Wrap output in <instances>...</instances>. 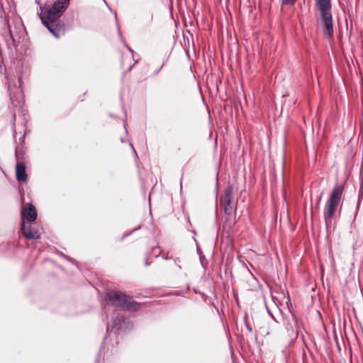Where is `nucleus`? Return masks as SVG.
<instances>
[{
  "instance_id": "obj_1",
  "label": "nucleus",
  "mask_w": 363,
  "mask_h": 363,
  "mask_svg": "<svg viewBox=\"0 0 363 363\" xmlns=\"http://www.w3.org/2000/svg\"><path fill=\"white\" fill-rule=\"evenodd\" d=\"M69 2L70 0H56L52 5L46 4L40 7L41 21L55 37H60V30L54 28V23L67 10Z\"/></svg>"
},
{
  "instance_id": "obj_2",
  "label": "nucleus",
  "mask_w": 363,
  "mask_h": 363,
  "mask_svg": "<svg viewBox=\"0 0 363 363\" xmlns=\"http://www.w3.org/2000/svg\"><path fill=\"white\" fill-rule=\"evenodd\" d=\"M105 302L121 310L127 309L135 311L140 308V304L132 301L131 297L120 291H111L106 294Z\"/></svg>"
},
{
  "instance_id": "obj_3",
  "label": "nucleus",
  "mask_w": 363,
  "mask_h": 363,
  "mask_svg": "<svg viewBox=\"0 0 363 363\" xmlns=\"http://www.w3.org/2000/svg\"><path fill=\"white\" fill-rule=\"evenodd\" d=\"M343 191V186L338 184L333 188L330 194L323 210V218L326 225L332 223L342 199Z\"/></svg>"
},
{
  "instance_id": "obj_4",
  "label": "nucleus",
  "mask_w": 363,
  "mask_h": 363,
  "mask_svg": "<svg viewBox=\"0 0 363 363\" xmlns=\"http://www.w3.org/2000/svg\"><path fill=\"white\" fill-rule=\"evenodd\" d=\"M315 2L320 13L323 35L326 38H330L333 35L330 0H315Z\"/></svg>"
},
{
  "instance_id": "obj_5",
  "label": "nucleus",
  "mask_w": 363,
  "mask_h": 363,
  "mask_svg": "<svg viewBox=\"0 0 363 363\" xmlns=\"http://www.w3.org/2000/svg\"><path fill=\"white\" fill-rule=\"evenodd\" d=\"M233 186L228 185L224 190V193L220 197V206L225 214L230 216L236 210V206L233 203Z\"/></svg>"
},
{
  "instance_id": "obj_6",
  "label": "nucleus",
  "mask_w": 363,
  "mask_h": 363,
  "mask_svg": "<svg viewBox=\"0 0 363 363\" xmlns=\"http://www.w3.org/2000/svg\"><path fill=\"white\" fill-rule=\"evenodd\" d=\"M23 30V25L21 23L13 22L10 24L9 21H6V30L4 33L5 41L9 47H16V33Z\"/></svg>"
},
{
  "instance_id": "obj_7",
  "label": "nucleus",
  "mask_w": 363,
  "mask_h": 363,
  "mask_svg": "<svg viewBox=\"0 0 363 363\" xmlns=\"http://www.w3.org/2000/svg\"><path fill=\"white\" fill-rule=\"evenodd\" d=\"M284 324L285 325L287 335L290 337H296L299 333H301V325L294 314H291L290 316L285 317L284 319Z\"/></svg>"
},
{
  "instance_id": "obj_8",
  "label": "nucleus",
  "mask_w": 363,
  "mask_h": 363,
  "mask_svg": "<svg viewBox=\"0 0 363 363\" xmlns=\"http://www.w3.org/2000/svg\"><path fill=\"white\" fill-rule=\"evenodd\" d=\"M21 231L26 239L37 240L40 237V233L38 228L31 225L26 226L24 223L21 227Z\"/></svg>"
},
{
  "instance_id": "obj_9",
  "label": "nucleus",
  "mask_w": 363,
  "mask_h": 363,
  "mask_svg": "<svg viewBox=\"0 0 363 363\" xmlns=\"http://www.w3.org/2000/svg\"><path fill=\"white\" fill-rule=\"evenodd\" d=\"M27 208H23L21 211L23 219L29 221H34L37 218V211L35 207L31 203L27 204Z\"/></svg>"
},
{
  "instance_id": "obj_10",
  "label": "nucleus",
  "mask_w": 363,
  "mask_h": 363,
  "mask_svg": "<svg viewBox=\"0 0 363 363\" xmlns=\"http://www.w3.org/2000/svg\"><path fill=\"white\" fill-rule=\"evenodd\" d=\"M113 328L117 331L125 330L130 326V323L123 316H118L113 320Z\"/></svg>"
},
{
  "instance_id": "obj_11",
  "label": "nucleus",
  "mask_w": 363,
  "mask_h": 363,
  "mask_svg": "<svg viewBox=\"0 0 363 363\" xmlns=\"http://www.w3.org/2000/svg\"><path fill=\"white\" fill-rule=\"evenodd\" d=\"M16 177L18 182H25L27 181L26 165L23 162H18L16 165Z\"/></svg>"
},
{
  "instance_id": "obj_12",
  "label": "nucleus",
  "mask_w": 363,
  "mask_h": 363,
  "mask_svg": "<svg viewBox=\"0 0 363 363\" xmlns=\"http://www.w3.org/2000/svg\"><path fill=\"white\" fill-rule=\"evenodd\" d=\"M22 64L20 61H17L16 62V67H15V72H16V74L17 76H19L20 74V72H21V67Z\"/></svg>"
},
{
  "instance_id": "obj_13",
  "label": "nucleus",
  "mask_w": 363,
  "mask_h": 363,
  "mask_svg": "<svg viewBox=\"0 0 363 363\" xmlns=\"http://www.w3.org/2000/svg\"><path fill=\"white\" fill-rule=\"evenodd\" d=\"M282 1L285 4H293L296 0H282Z\"/></svg>"
},
{
  "instance_id": "obj_14",
  "label": "nucleus",
  "mask_w": 363,
  "mask_h": 363,
  "mask_svg": "<svg viewBox=\"0 0 363 363\" xmlns=\"http://www.w3.org/2000/svg\"><path fill=\"white\" fill-rule=\"evenodd\" d=\"M6 75H10V74H11V71L10 70V68H9V69H6Z\"/></svg>"
},
{
  "instance_id": "obj_15",
  "label": "nucleus",
  "mask_w": 363,
  "mask_h": 363,
  "mask_svg": "<svg viewBox=\"0 0 363 363\" xmlns=\"http://www.w3.org/2000/svg\"><path fill=\"white\" fill-rule=\"evenodd\" d=\"M246 328H247V330H248L249 332H250V333H251V332L252 331V328H251L248 324H247V323H246Z\"/></svg>"
},
{
  "instance_id": "obj_16",
  "label": "nucleus",
  "mask_w": 363,
  "mask_h": 363,
  "mask_svg": "<svg viewBox=\"0 0 363 363\" xmlns=\"http://www.w3.org/2000/svg\"><path fill=\"white\" fill-rule=\"evenodd\" d=\"M128 50H129L130 52H133V50H132L130 48H128Z\"/></svg>"
},
{
  "instance_id": "obj_17",
  "label": "nucleus",
  "mask_w": 363,
  "mask_h": 363,
  "mask_svg": "<svg viewBox=\"0 0 363 363\" xmlns=\"http://www.w3.org/2000/svg\"><path fill=\"white\" fill-rule=\"evenodd\" d=\"M320 199H321V196H320V197L318 198V202H319L320 201Z\"/></svg>"
},
{
  "instance_id": "obj_18",
  "label": "nucleus",
  "mask_w": 363,
  "mask_h": 363,
  "mask_svg": "<svg viewBox=\"0 0 363 363\" xmlns=\"http://www.w3.org/2000/svg\"><path fill=\"white\" fill-rule=\"evenodd\" d=\"M134 153L137 155L136 151L133 149Z\"/></svg>"
}]
</instances>
